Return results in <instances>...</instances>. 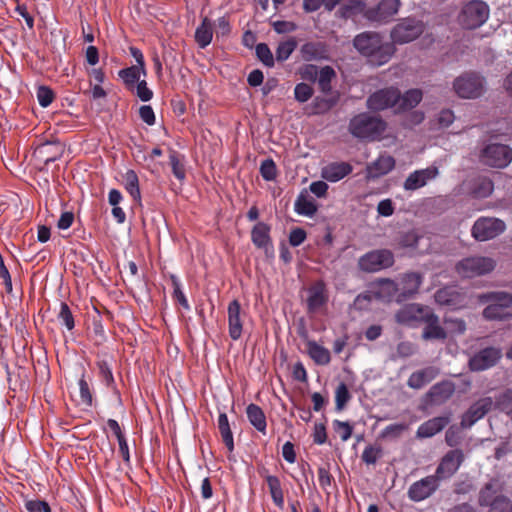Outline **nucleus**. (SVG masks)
<instances>
[{"label": "nucleus", "mask_w": 512, "mask_h": 512, "mask_svg": "<svg viewBox=\"0 0 512 512\" xmlns=\"http://www.w3.org/2000/svg\"><path fill=\"white\" fill-rule=\"evenodd\" d=\"M217 426L222 437V441L231 452L234 450L233 434L230 428L228 416L226 413H220L218 416Z\"/></svg>", "instance_id": "nucleus-37"}, {"label": "nucleus", "mask_w": 512, "mask_h": 512, "mask_svg": "<svg viewBox=\"0 0 512 512\" xmlns=\"http://www.w3.org/2000/svg\"><path fill=\"white\" fill-rule=\"evenodd\" d=\"M454 90L461 98H477L484 90V79L477 73H465L455 79Z\"/></svg>", "instance_id": "nucleus-9"}, {"label": "nucleus", "mask_w": 512, "mask_h": 512, "mask_svg": "<svg viewBox=\"0 0 512 512\" xmlns=\"http://www.w3.org/2000/svg\"><path fill=\"white\" fill-rule=\"evenodd\" d=\"M422 281V275L417 272H408L401 275L400 282L398 283L399 296L397 302L404 301L414 296L418 292Z\"/></svg>", "instance_id": "nucleus-20"}, {"label": "nucleus", "mask_w": 512, "mask_h": 512, "mask_svg": "<svg viewBox=\"0 0 512 512\" xmlns=\"http://www.w3.org/2000/svg\"><path fill=\"white\" fill-rule=\"evenodd\" d=\"M227 313L229 336L233 340H238L242 335L243 323L241 319V305L237 299L229 303Z\"/></svg>", "instance_id": "nucleus-23"}, {"label": "nucleus", "mask_w": 512, "mask_h": 512, "mask_svg": "<svg viewBox=\"0 0 512 512\" xmlns=\"http://www.w3.org/2000/svg\"><path fill=\"white\" fill-rule=\"evenodd\" d=\"M494 184L492 180L487 177L478 178L471 190V194L475 198H487L493 192Z\"/></svg>", "instance_id": "nucleus-41"}, {"label": "nucleus", "mask_w": 512, "mask_h": 512, "mask_svg": "<svg viewBox=\"0 0 512 512\" xmlns=\"http://www.w3.org/2000/svg\"><path fill=\"white\" fill-rule=\"evenodd\" d=\"M395 167V159L390 155H380L373 163L367 166V177L376 179L388 174Z\"/></svg>", "instance_id": "nucleus-27"}, {"label": "nucleus", "mask_w": 512, "mask_h": 512, "mask_svg": "<svg viewBox=\"0 0 512 512\" xmlns=\"http://www.w3.org/2000/svg\"><path fill=\"white\" fill-rule=\"evenodd\" d=\"M395 262L394 254L388 249H377L367 252L358 260L360 270L368 273L390 268Z\"/></svg>", "instance_id": "nucleus-5"}, {"label": "nucleus", "mask_w": 512, "mask_h": 512, "mask_svg": "<svg viewBox=\"0 0 512 512\" xmlns=\"http://www.w3.org/2000/svg\"><path fill=\"white\" fill-rule=\"evenodd\" d=\"M256 55L265 66H267V67L274 66V57H273V54L267 44L259 43L256 46Z\"/></svg>", "instance_id": "nucleus-55"}, {"label": "nucleus", "mask_w": 512, "mask_h": 512, "mask_svg": "<svg viewBox=\"0 0 512 512\" xmlns=\"http://www.w3.org/2000/svg\"><path fill=\"white\" fill-rule=\"evenodd\" d=\"M501 496H504L501 483L497 479H492L480 490L478 502L480 506L488 507Z\"/></svg>", "instance_id": "nucleus-30"}, {"label": "nucleus", "mask_w": 512, "mask_h": 512, "mask_svg": "<svg viewBox=\"0 0 512 512\" xmlns=\"http://www.w3.org/2000/svg\"><path fill=\"white\" fill-rule=\"evenodd\" d=\"M444 324L448 332L454 335H461L466 331V323L460 318L444 317Z\"/></svg>", "instance_id": "nucleus-53"}, {"label": "nucleus", "mask_w": 512, "mask_h": 512, "mask_svg": "<svg viewBox=\"0 0 512 512\" xmlns=\"http://www.w3.org/2000/svg\"><path fill=\"white\" fill-rule=\"evenodd\" d=\"M25 507L29 512H51L49 504L42 500L27 501Z\"/></svg>", "instance_id": "nucleus-64"}, {"label": "nucleus", "mask_w": 512, "mask_h": 512, "mask_svg": "<svg viewBox=\"0 0 512 512\" xmlns=\"http://www.w3.org/2000/svg\"><path fill=\"white\" fill-rule=\"evenodd\" d=\"M399 102V90L389 87L380 89L367 99V107L373 111H382L389 107H396Z\"/></svg>", "instance_id": "nucleus-14"}, {"label": "nucleus", "mask_w": 512, "mask_h": 512, "mask_svg": "<svg viewBox=\"0 0 512 512\" xmlns=\"http://www.w3.org/2000/svg\"><path fill=\"white\" fill-rule=\"evenodd\" d=\"M319 72L320 70L318 69V67L313 64H305L302 67H300L298 71L301 79L310 82L317 81Z\"/></svg>", "instance_id": "nucleus-61"}, {"label": "nucleus", "mask_w": 512, "mask_h": 512, "mask_svg": "<svg viewBox=\"0 0 512 512\" xmlns=\"http://www.w3.org/2000/svg\"><path fill=\"white\" fill-rule=\"evenodd\" d=\"M301 57L305 61L320 60L326 58L325 45L320 42H308L301 46Z\"/></svg>", "instance_id": "nucleus-35"}, {"label": "nucleus", "mask_w": 512, "mask_h": 512, "mask_svg": "<svg viewBox=\"0 0 512 512\" xmlns=\"http://www.w3.org/2000/svg\"><path fill=\"white\" fill-rule=\"evenodd\" d=\"M439 368L428 366L413 372L407 381V385L412 389H421L439 375Z\"/></svg>", "instance_id": "nucleus-25"}, {"label": "nucleus", "mask_w": 512, "mask_h": 512, "mask_svg": "<svg viewBox=\"0 0 512 512\" xmlns=\"http://www.w3.org/2000/svg\"><path fill=\"white\" fill-rule=\"evenodd\" d=\"M351 395L348 387L345 383H340L335 391V403L338 411L343 410L346 404L349 402Z\"/></svg>", "instance_id": "nucleus-51"}, {"label": "nucleus", "mask_w": 512, "mask_h": 512, "mask_svg": "<svg viewBox=\"0 0 512 512\" xmlns=\"http://www.w3.org/2000/svg\"><path fill=\"white\" fill-rule=\"evenodd\" d=\"M329 299L326 284L322 280L314 282L308 289L306 300L308 313H316L324 307Z\"/></svg>", "instance_id": "nucleus-18"}, {"label": "nucleus", "mask_w": 512, "mask_h": 512, "mask_svg": "<svg viewBox=\"0 0 512 512\" xmlns=\"http://www.w3.org/2000/svg\"><path fill=\"white\" fill-rule=\"evenodd\" d=\"M495 261L489 257H468L456 265L457 273L464 278H473L491 272Z\"/></svg>", "instance_id": "nucleus-7"}, {"label": "nucleus", "mask_w": 512, "mask_h": 512, "mask_svg": "<svg viewBox=\"0 0 512 512\" xmlns=\"http://www.w3.org/2000/svg\"><path fill=\"white\" fill-rule=\"evenodd\" d=\"M454 391L455 385L452 382L442 381L433 385L427 395L431 398L432 402L442 403L448 400Z\"/></svg>", "instance_id": "nucleus-32"}, {"label": "nucleus", "mask_w": 512, "mask_h": 512, "mask_svg": "<svg viewBox=\"0 0 512 512\" xmlns=\"http://www.w3.org/2000/svg\"><path fill=\"white\" fill-rule=\"evenodd\" d=\"M295 211L300 215L312 217L317 211V206L313 201L300 195L295 201Z\"/></svg>", "instance_id": "nucleus-45"}, {"label": "nucleus", "mask_w": 512, "mask_h": 512, "mask_svg": "<svg viewBox=\"0 0 512 512\" xmlns=\"http://www.w3.org/2000/svg\"><path fill=\"white\" fill-rule=\"evenodd\" d=\"M271 227L264 222H258L251 230V241L259 249L266 253L273 250V243L270 236Z\"/></svg>", "instance_id": "nucleus-24"}, {"label": "nucleus", "mask_w": 512, "mask_h": 512, "mask_svg": "<svg viewBox=\"0 0 512 512\" xmlns=\"http://www.w3.org/2000/svg\"><path fill=\"white\" fill-rule=\"evenodd\" d=\"M494 406L512 419V389H506L494 400Z\"/></svg>", "instance_id": "nucleus-43"}, {"label": "nucleus", "mask_w": 512, "mask_h": 512, "mask_svg": "<svg viewBox=\"0 0 512 512\" xmlns=\"http://www.w3.org/2000/svg\"><path fill=\"white\" fill-rule=\"evenodd\" d=\"M502 357V351L497 347H486L474 354L469 360L471 371H484L497 364Z\"/></svg>", "instance_id": "nucleus-15"}, {"label": "nucleus", "mask_w": 512, "mask_h": 512, "mask_svg": "<svg viewBox=\"0 0 512 512\" xmlns=\"http://www.w3.org/2000/svg\"><path fill=\"white\" fill-rule=\"evenodd\" d=\"M439 171L435 166L426 169L416 170L409 174L404 182V189L407 191L417 190L427 184L428 181L436 178Z\"/></svg>", "instance_id": "nucleus-21"}, {"label": "nucleus", "mask_w": 512, "mask_h": 512, "mask_svg": "<svg viewBox=\"0 0 512 512\" xmlns=\"http://www.w3.org/2000/svg\"><path fill=\"white\" fill-rule=\"evenodd\" d=\"M385 129L386 123L381 118L367 113L356 115L349 123L350 133L359 139H379Z\"/></svg>", "instance_id": "nucleus-2"}, {"label": "nucleus", "mask_w": 512, "mask_h": 512, "mask_svg": "<svg viewBox=\"0 0 512 512\" xmlns=\"http://www.w3.org/2000/svg\"><path fill=\"white\" fill-rule=\"evenodd\" d=\"M435 301L441 306H448L453 309L464 306V295L454 286H446L436 291Z\"/></svg>", "instance_id": "nucleus-22"}, {"label": "nucleus", "mask_w": 512, "mask_h": 512, "mask_svg": "<svg viewBox=\"0 0 512 512\" xmlns=\"http://www.w3.org/2000/svg\"><path fill=\"white\" fill-rule=\"evenodd\" d=\"M490 8L482 0H471L465 3L458 15V22L464 29H477L489 18Z\"/></svg>", "instance_id": "nucleus-4"}, {"label": "nucleus", "mask_w": 512, "mask_h": 512, "mask_svg": "<svg viewBox=\"0 0 512 512\" xmlns=\"http://www.w3.org/2000/svg\"><path fill=\"white\" fill-rule=\"evenodd\" d=\"M260 174L266 181H273L277 177V167L272 159L264 160L260 165Z\"/></svg>", "instance_id": "nucleus-54"}, {"label": "nucleus", "mask_w": 512, "mask_h": 512, "mask_svg": "<svg viewBox=\"0 0 512 512\" xmlns=\"http://www.w3.org/2000/svg\"><path fill=\"white\" fill-rule=\"evenodd\" d=\"M489 512H512V502L511 500L504 496L498 497L496 501L489 506Z\"/></svg>", "instance_id": "nucleus-60"}, {"label": "nucleus", "mask_w": 512, "mask_h": 512, "mask_svg": "<svg viewBox=\"0 0 512 512\" xmlns=\"http://www.w3.org/2000/svg\"><path fill=\"white\" fill-rule=\"evenodd\" d=\"M422 324L425 325L422 331V338L424 340L444 341L447 338V330L441 326L439 317L434 313L432 308L425 314V319Z\"/></svg>", "instance_id": "nucleus-19"}, {"label": "nucleus", "mask_w": 512, "mask_h": 512, "mask_svg": "<svg viewBox=\"0 0 512 512\" xmlns=\"http://www.w3.org/2000/svg\"><path fill=\"white\" fill-rule=\"evenodd\" d=\"M401 6L400 0H382L377 6L367 8L364 16L373 22H388Z\"/></svg>", "instance_id": "nucleus-16"}, {"label": "nucleus", "mask_w": 512, "mask_h": 512, "mask_svg": "<svg viewBox=\"0 0 512 512\" xmlns=\"http://www.w3.org/2000/svg\"><path fill=\"white\" fill-rule=\"evenodd\" d=\"M352 166L347 162H333L322 169V177L330 182H337L352 172Z\"/></svg>", "instance_id": "nucleus-31"}, {"label": "nucleus", "mask_w": 512, "mask_h": 512, "mask_svg": "<svg viewBox=\"0 0 512 512\" xmlns=\"http://www.w3.org/2000/svg\"><path fill=\"white\" fill-rule=\"evenodd\" d=\"M494 406L491 397H483L473 403L461 418V426L470 428L478 420L482 419Z\"/></svg>", "instance_id": "nucleus-17"}, {"label": "nucleus", "mask_w": 512, "mask_h": 512, "mask_svg": "<svg viewBox=\"0 0 512 512\" xmlns=\"http://www.w3.org/2000/svg\"><path fill=\"white\" fill-rule=\"evenodd\" d=\"M439 486V480L434 475H428L411 484L407 495L411 501L421 502L432 496Z\"/></svg>", "instance_id": "nucleus-13"}, {"label": "nucleus", "mask_w": 512, "mask_h": 512, "mask_svg": "<svg viewBox=\"0 0 512 512\" xmlns=\"http://www.w3.org/2000/svg\"><path fill=\"white\" fill-rule=\"evenodd\" d=\"M383 449L381 445L374 444L368 445L364 448L361 459L367 465H375L377 461L382 458Z\"/></svg>", "instance_id": "nucleus-44"}, {"label": "nucleus", "mask_w": 512, "mask_h": 512, "mask_svg": "<svg viewBox=\"0 0 512 512\" xmlns=\"http://www.w3.org/2000/svg\"><path fill=\"white\" fill-rule=\"evenodd\" d=\"M261 476L265 479V482L269 488V492L272 498V501L275 506L279 509L284 508V493L281 486L280 479L275 475L270 474H262Z\"/></svg>", "instance_id": "nucleus-33"}, {"label": "nucleus", "mask_w": 512, "mask_h": 512, "mask_svg": "<svg viewBox=\"0 0 512 512\" xmlns=\"http://www.w3.org/2000/svg\"><path fill=\"white\" fill-rule=\"evenodd\" d=\"M375 296L384 301H392L399 296V285L389 278H381L375 282Z\"/></svg>", "instance_id": "nucleus-28"}, {"label": "nucleus", "mask_w": 512, "mask_h": 512, "mask_svg": "<svg viewBox=\"0 0 512 512\" xmlns=\"http://www.w3.org/2000/svg\"><path fill=\"white\" fill-rule=\"evenodd\" d=\"M424 31L422 21L415 18H405L391 31V39L395 44L409 43L418 38Z\"/></svg>", "instance_id": "nucleus-8"}, {"label": "nucleus", "mask_w": 512, "mask_h": 512, "mask_svg": "<svg viewBox=\"0 0 512 512\" xmlns=\"http://www.w3.org/2000/svg\"><path fill=\"white\" fill-rule=\"evenodd\" d=\"M246 414L251 425L259 432L265 434L267 428L266 416L262 408L256 404H249Z\"/></svg>", "instance_id": "nucleus-34"}, {"label": "nucleus", "mask_w": 512, "mask_h": 512, "mask_svg": "<svg viewBox=\"0 0 512 512\" xmlns=\"http://www.w3.org/2000/svg\"><path fill=\"white\" fill-rule=\"evenodd\" d=\"M296 46L297 43L293 38L280 42L276 49V59L280 62L287 60L295 50Z\"/></svg>", "instance_id": "nucleus-48"}, {"label": "nucleus", "mask_w": 512, "mask_h": 512, "mask_svg": "<svg viewBox=\"0 0 512 512\" xmlns=\"http://www.w3.org/2000/svg\"><path fill=\"white\" fill-rule=\"evenodd\" d=\"M505 223L492 217H481L473 225L471 233L478 241L493 239L505 231Z\"/></svg>", "instance_id": "nucleus-10"}, {"label": "nucleus", "mask_w": 512, "mask_h": 512, "mask_svg": "<svg viewBox=\"0 0 512 512\" xmlns=\"http://www.w3.org/2000/svg\"><path fill=\"white\" fill-rule=\"evenodd\" d=\"M97 366L99 369V375L106 384V386H112L114 384V377L109 364L106 361L102 360L97 362Z\"/></svg>", "instance_id": "nucleus-62"}, {"label": "nucleus", "mask_w": 512, "mask_h": 512, "mask_svg": "<svg viewBox=\"0 0 512 512\" xmlns=\"http://www.w3.org/2000/svg\"><path fill=\"white\" fill-rule=\"evenodd\" d=\"M353 45L360 54L366 56L369 62L376 66L387 63L395 52L393 44L384 43L381 35L372 31L357 35Z\"/></svg>", "instance_id": "nucleus-1"}, {"label": "nucleus", "mask_w": 512, "mask_h": 512, "mask_svg": "<svg viewBox=\"0 0 512 512\" xmlns=\"http://www.w3.org/2000/svg\"><path fill=\"white\" fill-rule=\"evenodd\" d=\"M171 282H172V286H173V297L174 299L184 308V309H189L190 306H189V303H188V300L186 298V296L184 295L182 289H181V283L179 281V279L172 275L171 276Z\"/></svg>", "instance_id": "nucleus-56"}, {"label": "nucleus", "mask_w": 512, "mask_h": 512, "mask_svg": "<svg viewBox=\"0 0 512 512\" xmlns=\"http://www.w3.org/2000/svg\"><path fill=\"white\" fill-rule=\"evenodd\" d=\"M305 345L306 353L316 365L326 366L331 362V353L326 347L310 339L306 340Z\"/></svg>", "instance_id": "nucleus-29"}, {"label": "nucleus", "mask_w": 512, "mask_h": 512, "mask_svg": "<svg viewBox=\"0 0 512 512\" xmlns=\"http://www.w3.org/2000/svg\"><path fill=\"white\" fill-rule=\"evenodd\" d=\"M213 38L212 23L204 18L201 25L196 29L195 41L201 48L208 46Z\"/></svg>", "instance_id": "nucleus-39"}, {"label": "nucleus", "mask_w": 512, "mask_h": 512, "mask_svg": "<svg viewBox=\"0 0 512 512\" xmlns=\"http://www.w3.org/2000/svg\"><path fill=\"white\" fill-rule=\"evenodd\" d=\"M169 160L172 168V173L174 174V176L179 180L185 179L186 172L184 165L179 160L178 154L175 151H172L170 153Z\"/></svg>", "instance_id": "nucleus-59"}, {"label": "nucleus", "mask_w": 512, "mask_h": 512, "mask_svg": "<svg viewBox=\"0 0 512 512\" xmlns=\"http://www.w3.org/2000/svg\"><path fill=\"white\" fill-rule=\"evenodd\" d=\"M481 302L489 305L483 310V317L487 320H504L512 318V294L504 291L489 292L479 297Z\"/></svg>", "instance_id": "nucleus-3"}, {"label": "nucleus", "mask_w": 512, "mask_h": 512, "mask_svg": "<svg viewBox=\"0 0 512 512\" xmlns=\"http://www.w3.org/2000/svg\"><path fill=\"white\" fill-rule=\"evenodd\" d=\"M418 241V234L414 230H411L401 234L399 238V245L403 248H413L417 246Z\"/></svg>", "instance_id": "nucleus-63"}, {"label": "nucleus", "mask_w": 512, "mask_h": 512, "mask_svg": "<svg viewBox=\"0 0 512 512\" xmlns=\"http://www.w3.org/2000/svg\"><path fill=\"white\" fill-rule=\"evenodd\" d=\"M78 384L81 404L85 405L86 407H91L93 405V395L84 374L79 379Z\"/></svg>", "instance_id": "nucleus-49"}, {"label": "nucleus", "mask_w": 512, "mask_h": 512, "mask_svg": "<svg viewBox=\"0 0 512 512\" xmlns=\"http://www.w3.org/2000/svg\"><path fill=\"white\" fill-rule=\"evenodd\" d=\"M365 10V3L363 0H350L340 8L339 12L342 17L350 18L355 14L364 13Z\"/></svg>", "instance_id": "nucleus-46"}, {"label": "nucleus", "mask_w": 512, "mask_h": 512, "mask_svg": "<svg viewBox=\"0 0 512 512\" xmlns=\"http://www.w3.org/2000/svg\"><path fill=\"white\" fill-rule=\"evenodd\" d=\"M334 431L339 434L343 442L348 441L353 433V425L347 421L334 420L332 423Z\"/></svg>", "instance_id": "nucleus-50"}, {"label": "nucleus", "mask_w": 512, "mask_h": 512, "mask_svg": "<svg viewBox=\"0 0 512 512\" xmlns=\"http://www.w3.org/2000/svg\"><path fill=\"white\" fill-rule=\"evenodd\" d=\"M125 189L134 201H141V192L139 187V179L134 170H128L124 174Z\"/></svg>", "instance_id": "nucleus-40"}, {"label": "nucleus", "mask_w": 512, "mask_h": 512, "mask_svg": "<svg viewBox=\"0 0 512 512\" xmlns=\"http://www.w3.org/2000/svg\"><path fill=\"white\" fill-rule=\"evenodd\" d=\"M429 309V306L418 303L408 304L396 312L395 320L398 324L416 327L422 324Z\"/></svg>", "instance_id": "nucleus-12"}, {"label": "nucleus", "mask_w": 512, "mask_h": 512, "mask_svg": "<svg viewBox=\"0 0 512 512\" xmlns=\"http://www.w3.org/2000/svg\"><path fill=\"white\" fill-rule=\"evenodd\" d=\"M422 91L420 89L408 90L404 95L399 93V102L397 103V111H405L416 107L422 100Z\"/></svg>", "instance_id": "nucleus-36"}, {"label": "nucleus", "mask_w": 512, "mask_h": 512, "mask_svg": "<svg viewBox=\"0 0 512 512\" xmlns=\"http://www.w3.org/2000/svg\"><path fill=\"white\" fill-rule=\"evenodd\" d=\"M463 461L464 454L461 450H450L442 457L433 475L439 482L449 479L458 471Z\"/></svg>", "instance_id": "nucleus-11"}, {"label": "nucleus", "mask_w": 512, "mask_h": 512, "mask_svg": "<svg viewBox=\"0 0 512 512\" xmlns=\"http://www.w3.org/2000/svg\"><path fill=\"white\" fill-rule=\"evenodd\" d=\"M450 422L449 416H439L422 423L416 432L417 438H430L442 431Z\"/></svg>", "instance_id": "nucleus-26"}, {"label": "nucleus", "mask_w": 512, "mask_h": 512, "mask_svg": "<svg viewBox=\"0 0 512 512\" xmlns=\"http://www.w3.org/2000/svg\"><path fill=\"white\" fill-rule=\"evenodd\" d=\"M480 160L490 167L505 168L512 161V149L505 144H489L481 151Z\"/></svg>", "instance_id": "nucleus-6"}, {"label": "nucleus", "mask_w": 512, "mask_h": 512, "mask_svg": "<svg viewBox=\"0 0 512 512\" xmlns=\"http://www.w3.org/2000/svg\"><path fill=\"white\" fill-rule=\"evenodd\" d=\"M313 92L314 90L309 84L302 82L295 86L294 96L298 102L304 103L312 97Z\"/></svg>", "instance_id": "nucleus-57"}, {"label": "nucleus", "mask_w": 512, "mask_h": 512, "mask_svg": "<svg viewBox=\"0 0 512 512\" xmlns=\"http://www.w3.org/2000/svg\"><path fill=\"white\" fill-rule=\"evenodd\" d=\"M53 90L47 86H39L37 89V99L42 107H48L54 100Z\"/></svg>", "instance_id": "nucleus-58"}, {"label": "nucleus", "mask_w": 512, "mask_h": 512, "mask_svg": "<svg viewBox=\"0 0 512 512\" xmlns=\"http://www.w3.org/2000/svg\"><path fill=\"white\" fill-rule=\"evenodd\" d=\"M58 320L68 329L72 330L75 327L74 316L67 303L61 302L60 311L58 313Z\"/></svg>", "instance_id": "nucleus-52"}, {"label": "nucleus", "mask_w": 512, "mask_h": 512, "mask_svg": "<svg viewBox=\"0 0 512 512\" xmlns=\"http://www.w3.org/2000/svg\"><path fill=\"white\" fill-rule=\"evenodd\" d=\"M342 0H304L303 8L306 12H314L323 4L328 11H332Z\"/></svg>", "instance_id": "nucleus-47"}, {"label": "nucleus", "mask_w": 512, "mask_h": 512, "mask_svg": "<svg viewBox=\"0 0 512 512\" xmlns=\"http://www.w3.org/2000/svg\"><path fill=\"white\" fill-rule=\"evenodd\" d=\"M119 77L128 89H133L135 83L140 81L141 74L146 75L145 67L130 66L119 71Z\"/></svg>", "instance_id": "nucleus-38"}, {"label": "nucleus", "mask_w": 512, "mask_h": 512, "mask_svg": "<svg viewBox=\"0 0 512 512\" xmlns=\"http://www.w3.org/2000/svg\"><path fill=\"white\" fill-rule=\"evenodd\" d=\"M336 77V72L331 66H324L320 69L317 82L321 92L329 94L332 90L331 82Z\"/></svg>", "instance_id": "nucleus-42"}]
</instances>
